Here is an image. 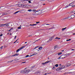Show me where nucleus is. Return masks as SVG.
<instances>
[{"label":"nucleus","mask_w":75,"mask_h":75,"mask_svg":"<svg viewBox=\"0 0 75 75\" xmlns=\"http://www.w3.org/2000/svg\"><path fill=\"white\" fill-rule=\"evenodd\" d=\"M65 66H64V65H62L61 67L62 69H64V68H65Z\"/></svg>","instance_id":"nucleus-11"},{"label":"nucleus","mask_w":75,"mask_h":75,"mask_svg":"<svg viewBox=\"0 0 75 75\" xmlns=\"http://www.w3.org/2000/svg\"><path fill=\"white\" fill-rule=\"evenodd\" d=\"M61 57H62V58H61L62 59H63V58H65L66 57H67V54H64L62 55Z\"/></svg>","instance_id":"nucleus-5"},{"label":"nucleus","mask_w":75,"mask_h":75,"mask_svg":"<svg viewBox=\"0 0 75 75\" xmlns=\"http://www.w3.org/2000/svg\"><path fill=\"white\" fill-rule=\"evenodd\" d=\"M6 24H2L0 25V27H4L6 25Z\"/></svg>","instance_id":"nucleus-7"},{"label":"nucleus","mask_w":75,"mask_h":75,"mask_svg":"<svg viewBox=\"0 0 75 75\" xmlns=\"http://www.w3.org/2000/svg\"><path fill=\"white\" fill-rule=\"evenodd\" d=\"M74 1H73L70 4H69V6H72V5H74Z\"/></svg>","instance_id":"nucleus-6"},{"label":"nucleus","mask_w":75,"mask_h":75,"mask_svg":"<svg viewBox=\"0 0 75 75\" xmlns=\"http://www.w3.org/2000/svg\"><path fill=\"white\" fill-rule=\"evenodd\" d=\"M20 48L19 49H18L17 50H16V52H18V51H20Z\"/></svg>","instance_id":"nucleus-26"},{"label":"nucleus","mask_w":75,"mask_h":75,"mask_svg":"<svg viewBox=\"0 0 75 75\" xmlns=\"http://www.w3.org/2000/svg\"><path fill=\"white\" fill-rule=\"evenodd\" d=\"M67 18H64L63 19V20H66L67 19Z\"/></svg>","instance_id":"nucleus-36"},{"label":"nucleus","mask_w":75,"mask_h":75,"mask_svg":"<svg viewBox=\"0 0 75 75\" xmlns=\"http://www.w3.org/2000/svg\"><path fill=\"white\" fill-rule=\"evenodd\" d=\"M29 57V55H27L25 56V57L26 58H27V57Z\"/></svg>","instance_id":"nucleus-35"},{"label":"nucleus","mask_w":75,"mask_h":75,"mask_svg":"<svg viewBox=\"0 0 75 75\" xmlns=\"http://www.w3.org/2000/svg\"><path fill=\"white\" fill-rule=\"evenodd\" d=\"M71 39H69V40H66L67 41H71Z\"/></svg>","instance_id":"nucleus-32"},{"label":"nucleus","mask_w":75,"mask_h":75,"mask_svg":"<svg viewBox=\"0 0 75 75\" xmlns=\"http://www.w3.org/2000/svg\"><path fill=\"white\" fill-rule=\"evenodd\" d=\"M36 55L35 54H34L33 55H31V56H30V57H32V56H33V55Z\"/></svg>","instance_id":"nucleus-41"},{"label":"nucleus","mask_w":75,"mask_h":75,"mask_svg":"<svg viewBox=\"0 0 75 75\" xmlns=\"http://www.w3.org/2000/svg\"><path fill=\"white\" fill-rule=\"evenodd\" d=\"M54 28V27H52L49 29H47L46 30H50V29H52V28Z\"/></svg>","instance_id":"nucleus-20"},{"label":"nucleus","mask_w":75,"mask_h":75,"mask_svg":"<svg viewBox=\"0 0 75 75\" xmlns=\"http://www.w3.org/2000/svg\"><path fill=\"white\" fill-rule=\"evenodd\" d=\"M55 66L56 67H58V64H56L55 65Z\"/></svg>","instance_id":"nucleus-22"},{"label":"nucleus","mask_w":75,"mask_h":75,"mask_svg":"<svg viewBox=\"0 0 75 75\" xmlns=\"http://www.w3.org/2000/svg\"><path fill=\"white\" fill-rule=\"evenodd\" d=\"M37 24H38V23H40V22H36Z\"/></svg>","instance_id":"nucleus-45"},{"label":"nucleus","mask_w":75,"mask_h":75,"mask_svg":"<svg viewBox=\"0 0 75 75\" xmlns=\"http://www.w3.org/2000/svg\"><path fill=\"white\" fill-rule=\"evenodd\" d=\"M18 29H16V31H18Z\"/></svg>","instance_id":"nucleus-59"},{"label":"nucleus","mask_w":75,"mask_h":75,"mask_svg":"<svg viewBox=\"0 0 75 75\" xmlns=\"http://www.w3.org/2000/svg\"><path fill=\"white\" fill-rule=\"evenodd\" d=\"M35 65L31 67V68H32V69L34 68H35Z\"/></svg>","instance_id":"nucleus-15"},{"label":"nucleus","mask_w":75,"mask_h":75,"mask_svg":"<svg viewBox=\"0 0 75 75\" xmlns=\"http://www.w3.org/2000/svg\"><path fill=\"white\" fill-rule=\"evenodd\" d=\"M25 45L23 46L21 48H20L19 49H20V50H21L22 49H23V48H25Z\"/></svg>","instance_id":"nucleus-9"},{"label":"nucleus","mask_w":75,"mask_h":75,"mask_svg":"<svg viewBox=\"0 0 75 75\" xmlns=\"http://www.w3.org/2000/svg\"><path fill=\"white\" fill-rule=\"evenodd\" d=\"M73 35H75V33H73Z\"/></svg>","instance_id":"nucleus-61"},{"label":"nucleus","mask_w":75,"mask_h":75,"mask_svg":"<svg viewBox=\"0 0 75 75\" xmlns=\"http://www.w3.org/2000/svg\"><path fill=\"white\" fill-rule=\"evenodd\" d=\"M75 5H73V6H71L72 7H75Z\"/></svg>","instance_id":"nucleus-43"},{"label":"nucleus","mask_w":75,"mask_h":75,"mask_svg":"<svg viewBox=\"0 0 75 75\" xmlns=\"http://www.w3.org/2000/svg\"><path fill=\"white\" fill-rule=\"evenodd\" d=\"M66 28H67V27H66V28H63L62 29V31H64V30H65V29H66Z\"/></svg>","instance_id":"nucleus-16"},{"label":"nucleus","mask_w":75,"mask_h":75,"mask_svg":"<svg viewBox=\"0 0 75 75\" xmlns=\"http://www.w3.org/2000/svg\"><path fill=\"white\" fill-rule=\"evenodd\" d=\"M25 62H22L21 63H25Z\"/></svg>","instance_id":"nucleus-50"},{"label":"nucleus","mask_w":75,"mask_h":75,"mask_svg":"<svg viewBox=\"0 0 75 75\" xmlns=\"http://www.w3.org/2000/svg\"><path fill=\"white\" fill-rule=\"evenodd\" d=\"M30 25H31V26H34V24H33V25L30 24Z\"/></svg>","instance_id":"nucleus-42"},{"label":"nucleus","mask_w":75,"mask_h":75,"mask_svg":"<svg viewBox=\"0 0 75 75\" xmlns=\"http://www.w3.org/2000/svg\"><path fill=\"white\" fill-rule=\"evenodd\" d=\"M34 51L35 53H36V54H38L39 52L38 51H39V50H38L37 49L35 50Z\"/></svg>","instance_id":"nucleus-4"},{"label":"nucleus","mask_w":75,"mask_h":75,"mask_svg":"<svg viewBox=\"0 0 75 75\" xmlns=\"http://www.w3.org/2000/svg\"><path fill=\"white\" fill-rule=\"evenodd\" d=\"M28 11H30H30H32V9H29V10H28Z\"/></svg>","instance_id":"nucleus-25"},{"label":"nucleus","mask_w":75,"mask_h":75,"mask_svg":"<svg viewBox=\"0 0 75 75\" xmlns=\"http://www.w3.org/2000/svg\"><path fill=\"white\" fill-rule=\"evenodd\" d=\"M60 38H59L58 37H56V38H55V39H58V40H59V39H60Z\"/></svg>","instance_id":"nucleus-30"},{"label":"nucleus","mask_w":75,"mask_h":75,"mask_svg":"<svg viewBox=\"0 0 75 75\" xmlns=\"http://www.w3.org/2000/svg\"><path fill=\"white\" fill-rule=\"evenodd\" d=\"M67 18L68 20H71L72 18H71V17L69 16L67 17Z\"/></svg>","instance_id":"nucleus-13"},{"label":"nucleus","mask_w":75,"mask_h":75,"mask_svg":"<svg viewBox=\"0 0 75 75\" xmlns=\"http://www.w3.org/2000/svg\"><path fill=\"white\" fill-rule=\"evenodd\" d=\"M62 54V52H61V53H58V55H61V54Z\"/></svg>","instance_id":"nucleus-19"},{"label":"nucleus","mask_w":75,"mask_h":75,"mask_svg":"<svg viewBox=\"0 0 75 75\" xmlns=\"http://www.w3.org/2000/svg\"><path fill=\"white\" fill-rule=\"evenodd\" d=\"M1 36H3V34H1L0 35V37H1Z\"/></svg>","instance_id":"nucleus-48"},{"label":"nucleus","mask_w":75,"mask_h":75,"mask_svg":"<svg viewBox=\"0 0 75 75\" xmlns=\"http://www.w3.org/2000/svg\"><path fill=\"white\" fill-rule=\"evenodd\" d=\"M11 31V29H10V30H8V31Z\"/></svg>","instance_id":"nucleus-54"},{"label":"nucleus","mask_w":75,"mask_h":75,"mask_svg":"<svg viewBox=\"0 0 75 75\" xmlns=\"http://www.w3.org/2000/svg\"><path fill=\"white\" fill-rule=\"evenodd\" d=\"M21 27H19L17 28L18 30H19V29H21Z\"/></svg>","instance_id":"nucleus-23"},{"label":"nucleus","mask_w":75,"mask_h":75,"mask_svg":"<svg viewBox=\"0 0 75 75\" xmlns=\"http://www.w3.org/2000/svg\"><path fill=\"white\" fill-rule=\"evenodd\" d=\"M51 61H47L45 63H42V65H45V64H48V63H49V62H51Z\"/></svg>","instance_id":"nucleus-3"},{"label":"nucleus","mask_w":75,"mask_h":75,"mask_svg":"<svg viewBox=\"0 0 75 75\" xmlns=\"http://www.w3.org/2000/svg\"><path fill=\"white\" fill-rule=\"evenodd\" d=\"M38 49L39 50H42V47H39Z\"/></svg>","instance_id":"nucleus-12"},{"label":"nucleus","mask_w":75,"mask_h":75,"mask_svg":"<svg viewBox=\"0 0 75 75\" xmlns=\"http://www.w3.org/2000/svg\"><path fill=\"white\" fill-rule=\"evenodd\" d=\"M15 54V56H18V54Z\"/></svg>","instance_id":"nucleus-37"},{"label":"nucleus","mask_w":75,"mask_h":75,"mask_svg":"<svg viewBox=\"0 0 75 75\" xmlns=\"http://www.w3.org/2000/svg\"><path fill=\"white\" fill-rule=\"evenodd\" d=\"M57 46H54V50H55V49H56V48H57Z\"/></svg>","instance_id":"nucleus-27"},{"label":"nucleus","mask_w":75,"mask_h":75,"mask_svg":"<svg viewBox=\"0 0 75 75\" xmlns=\"http://www.w3.org/2000/svg\"><path fill=\"white\" fill-rule=\"evenodd\" d=\"M38 47H35V48L33 49V50H35V49H36V48H38Z\"/></svg>","instance_id":"nucleus-44"},{"label":"nucleus","mask_w":75,"mask_h":75,"mask_svg":"<svg viewBox=\"0 0 75 75\" xmlns=\"http://www.w3.org/2000/svg\"><path fill=\"white\" fill-rule=\"evenodd\" d=\"M2 47H3V46H1V47H0V49H2Z\"/></svg>","instance_id":"nucleus-53"},{"label":"nucleus","mask_w":75,"mask_h":75,"mask_svg":"<svg viewBox=\"0 0 75 75\" xmlns=\"http://www.w3.org/2000/svg\"><path fill=\"white\" fill-rule=\"evenodd\" d=\"M18 40V39L17 40H16V41L15 42H17V40Z\"/></svg>","instance_id":"nucleus-57"},{"label":"nucleus","mask_w":75,"mask_h":75,"mask_svg":"<svg viewBox=\"0 0 75 75\" xmlns=\"http://www.w3.org/2000/svg\"><path fill=\"white\" fill-rule=\"evenodd\" d=\"M26 7H27V5L24 4V5H23V7H24V8H25Z\"/></svg>","instance_id":"nucleus-21"},{"label":"nucleus","mask_w":75,"mask_h":75,"mask_svg":"<svg viewBox=\"0 0 75 75\" xmlns=\"http://www.w3.org/2000/svg\"><path fill=\"white\" fill-rule=\"evenodd\" d=\"M13 61V60H11V61L8 62H10V63L12 62Z\"/></svg>","instance_id":"nucleus-18"},{"label":"nucleus","mask_w":75,"mask_h":75,"mask_svg":"<svg viewBox=\"0 0 75 75\" xmlns=\"http://www.w3.org/2000/svg\"><path fill=\"white\" fill-rule=\"evenodd\" d=\"M13 57H14V56H16L15 54L13 55L12 56V57H13Z\"/></svg>","instance_id":"nucleus-47"},{"label":"nucleus","mask_w":75,"mask_h":75,"mask_svg":"<svg viewBox=\"0 0 75 75\" xmlns=\"http://www.w3.org/2000/svg\"><path fill=\"white\" fill-rule=\"evenodd\" d=\"M24 4H21V6L22 7H23V6H24Z\"/></svg>","instance_id":"nucleus-38"},{"label":"nucleus","mask_w":75,"mask_h":75,"mask_svg":"<svg viewBox=\"0 0 75 75\" xmlns=\"http://www.w3.org/2000/svg\"><path fill=\"white\" fill-rule=\"evenodd\" d=\"M61 56H60V57H59V58H58V59H62V58H61Z\"/></svg>","instance_id":"nucleus-39"},{"label":"nucleus","mask_w":75,"mask_h":75,"mask_svg":"<svg viewBox=\"0 0 75 75\" xmlns=\"http://www.w3.org/2000/svg\"><path fill=\"white\" fill-rule=\"evenodd\" d=\"M45 25H50V24H45Z\"/></svg>","instance_id":"nucleus-40"},{"label":"nucleus","mask_w":75,"mask_h":75,"mask_svg":"<svg viewBox=\"0 0 75 75\" xmlns=\"http://www.w3.org/2000/svg\"><path fill=\"white\" fill-rule=\"evenodd\" d=\"M21 4H18V7H21Z\"/></svg>","instance_id":"nucleus-31"},{"label":"nucleus","mask_w":75,"mask_h":75,"mask_svg":"<svg viewBox=\"0 0 75 75\" xmlns=\"http://www.w3.org/2000/svg\"><path fill=\"white\" fill-rule=\"evenodd\" d=\"M36 11V9H34L33 10V11Z\"/></svg>","instance_id":"nucleus-29"},{"label":"nucleus","mask_w":75,"mask_h":75,"mask_svg":"<svg viewBox=\"0 0 75 75\" xmlns=\"http://www.w3.org/2000/svg\"><path fill=\"white\" fill-rule=\"evenodd\" d=\"M47 74H51V73H47Z\"/></svg>","instance_id":"nucleus-55"},{"label":"nucleus","mask_w":75,"mask_h":75,"mask_svg":"<svg viewBox=\"0 0 75 75\" xmlns=\"http://www.w3.org/2000/svg\"><path fill=\"white\" fill-rule=\"evenodd\" d=\"M52 69L54 70V69H56V68H55V67H54L52 68Z\"/></svg>","instance_id":"nucleus-28"},{"label":"nucleus","mask_w":75,"mask_h":75,"mask_svg":"<svg viewBox=\"0 0 75 75\" xmlns=\"http://www.w3.org/2000/svg\"><path fill=\"white\" fill-rule=\"evenodd\" d=\"M18 59H15L14 60V61H18Z\"/></svg>","instance_id":"nucleus-24"},{"label":"nucleus","mask_w":75,"mask_h":75,"mask_svg":"<svg viewBox=\"0 0 75 75\" xmlns=\"http://www.w3.org/2000/svg\"><path fill=\"white\" fill-rule=\"evenodd\" d=\"M13 28H11L10 30H13Z\"/></svg>","instance_id":"nucleus-51"},{"label":"nucleus","mask_w":75,"mask_h":75,"mask_svg":"<svg viewBox=\"0 0 75 75\" xmlns=\"http://www.w3.org/2000/svg\"><path fill=\"white\" fill-rule=\"evenodd\" d=\"M28 1L29 3H31V2L30 1Z\"/></svg>","instance_id":"nucleus-46"},{"label":"nucleus","mask_w":75,"mask_h":75,"mask_svg":"<svg viewBox=\"0 0 75 75\" xmlns=\"http://www.w3.org/2000/svg\"><path fill=\"white\" fill-rule=\"evenodd\" d=\"M69 66H70V65H67V67H69Z\"/></svg>","instance_id":"nucleus-64"},{"label":"nucleus","mask_w":75,"mask_h":75,"mask_svg":"<svg viewBox=\"0 0 75 75\" xmlns=\"http://www.w3.org/2000/svg\"><path fill=\"white\" fill-rule=\"evenodd\" d=\"M42 11H40V10L37 11L35 12V14H36V15H40V14H41Z\"/></svg>","instance_id":"nucleus-1"},{"label":"nucleus","mask_w":75,"mask_h":75,"mask_svg":"<svg viewBox=\"0 0 75 75\" xmlns=\"http://www.w3.org/2000/svg\"><path fill=\"white\" fill-rule=\"evenodd\" d=\"M34 25H37V24H33Z\"/></svg>","instance_id":"nucleus-58"},{"label":"nucleus","mask_w":75,"mask_h":75,"mask_svg":"<svg viewBox=\"0 0 75 75\" xmlns=\"http://www.w3.org/2000/svg\"><path fill=\"white\" fill-rule=\"evenodd\" d=\"M69 7V6H67L65 7V8H67V7Z\"/></svg>","instance_id":"nucleus-34"},{"label":"nucleus","mask_w":75,"mask_h":75,"mask_svg":"<svg viewBox=\"0 0 75 75\" xmlns=\"http://www.w3.org/2000/svg\"><path fill=\"white\" fill-rule=\"evenodd\" d=\"M71 18H75V15H71Z\"/></svg>","instance_id":"nucleus-10"},{"label":"nucleus","mask_w":75,"mask_h":75,"mask_svg":"<svg viewBox=\"0 0 75 75\" xmlns=\"http://www.w3.org/2000/svg\"><path fill=\"white\" fill-rule=\"evenodd\" d=\"M31 72V70L30 69H27L25 71H23V72L24 74H29Z\"/></svg>","instance_id":"nucleus-2"},{"label":"nucleus","mask_w":75,"mask_h":75,"mask_svg":"<svg viewBox=\"0 0 75 75\" xmlns=\"http://www.w3.org/2000/svg\"><path fill=\"white\" fill-rule=\"evenodd\" d=\"M63 51H64V50H63L62 51V52H63Z\"/></svg>","instance_id":"nucleus-63"},{"label":"nucleus","mask_w":75,"mask_h":75,"mask_svg":"<svg viewBox=\"0 0 75 75\" xmlns=\"http://www.w3.org/2000/svg\"><path fill=\"white\" fill-rule=\"evenodd\" d=\"M61 69H62L61 67H59L56 69V71H60Z\"/></svg>","instance_id":"nucleus-8"},{"label":"nucleus","mask_w":75,"mask_h":75,"mask_svg":"<svg viewBox=\"0 0 75 75\" xmlns=\"http://www.w3.org/2000/svg\"><path fill=\"white\" fill-rule=\"evenodd\" d=\"M9 24V23H8L7 25V24H6V25L7 27H8V26H9V24Z\"/></svg>","instance_id":"nucleus-33"},{"label":"nucleus","mask_w":75,"mask_h":75,"mask_svg":"<svg viewBox=\"0 0 75 75\" xmlns=\"http://www.w3.org/2000/svg\"><path fill=\"white\" fill-rule=\"evenodd\" d=\"M53 38H54V37H52L51 38H50L49 40H50V41H52V39H53Z\"/></svg>","instance_id":"nucleus-14"},{"label":"nucleus","mask_w":75,"mask_h":75,"mask_svg":"<svg viewBox=\"0 0 75 75\" xmlns=\"http://www.w3.org/2000/svg\"><path fill=\"white\" fill-rule=\"evenodd\" d=\"M74 50H75V49H71V51H74Z\"/></svg>","instance_id":"nucleus-52"},{"label":"nucleus","mask_w":75,"mask_h":75,"mask_svg":"<svg viewBox=\"0 0 75 75\" xmlns=\"http://www.w3.org/2000/svg\"><path fill=\"white\" fill-rule=\"evenodd\" d=\"M47 74H47V73H45V75H47Z\"/></svg>","instance_id":"nucleus-56"},{"label":"nucleus","mask_w":75,"mask_h":75,"mask_svg":"<svg viewBox=\"0 0 75 75\" xmlns=\"http://www.w3.org/2000/svg\"><path fill=\"white\" fill-rule=\"evenodd\" d=\"M16 37H17V36H15V37L14 38V39H16Z\"/></svg>","instance_id":"nucleus-49"},{"label":"nucleus","mask_w":75,"mask_h":75,"mask_svg":"<svg viewBox=\"0 0 75 75\" xmlns=\"http://www.w3.org/2000/svg\"><path fill=\"white\" fill-rule=\"evenodd\" d=\"M5 14H6L5 13H4L3 14V16H4V15H5Z\"/></svg>","instance_id":"nucleus-60"},{"label":"nucleus","mask_w":75,"mask_h":75,"mask_svg":"<svg viewBox=\"0 0 75 75\" xmlns=\"http://www.w3.org/2000/svg\"><path fill=\"white\" fill-rule=\"evenodd\" d=\"M61 64H59V66H61Z\"/></svg>","instance_id":"nucleus-62"},{"label":"nucleus","mask_w":75,"mask_h":75,"mask_svg":"<svg viewBox=\"0 0 75 75\" xmlns=\"http://www.w3.org/2000/svg\"><path fill=\"white\" fill-rule=\"evenodd\" d=\"M20 11H17L16 12L14 13V14H17V13H18V12H20Z\"/></svg>","instance_id":"nucleus-17"}]
</instances>
